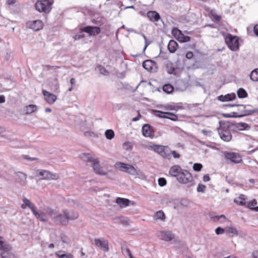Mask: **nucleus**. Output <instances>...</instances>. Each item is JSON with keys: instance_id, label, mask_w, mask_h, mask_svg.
I'll return each mask as SVG.
<instances>
[{"instance_id": "f257e3e1", "label": "nucleus", "mask_w": 258, "mask_h": 258, "mask_svg": "<svg viewBox=\"0 0 258 258\" xmlns=\"http://www.w3.org/2000/svg\"><path fill=\"white\" fill-rule=\"evenodd\" d=\"M82 158L86 162H92L94 171L96 173L101 175L106 174L99 165L98 159L93 158L90 154H83Z\"/></svg>"}, {"instance_id": "f03ea898", "label": "nucleus", "mask_w": 258, "mask_h": 258, "mask_svg": "<svg viewBox=\"0 0 258 258\" xmlns=\"http://www.w3.org/2000/svg\"><path fill=\"white\" fill-rule=\"evenodd\" d=\"M229 128L230 124L229 122H220L218 133L221 139L225 142H228L232 140V136Z\"/></svg>"}, {"instance_id": "7ed1b4c3", "label": "nucleus", "mask_w": 258, "mask_h": 258, "mask_svg": "<svg viewBox=\"0 0 258 258\" xmlns=\"http://www.w3.org/2000/svg\"><path fill=\"white\" fill-rule=\"evenodd\" d=\"M52 3L49 0L37 1L35 4L36 9L39 12L49 13L51 9Z\"/></svg>"}, {"instance_id": "20e7f679", "label": "nucleus", "mask_w": 258, "mask_h": 258, "mask_svg": "<svg viewBox=\"0 0 258 258\" xmlns=\"http://www.w3.org/2000/svg\"><path fill=\"white\" fill-rule=\"evenodd\" d=\"M23 204L21 205V208L23 209H25L26 207H28L30 208L32 212L34 215L37 218L40 220L42 221H45L46 220L44 219L42 217L41 214L39 213L37 211V208L31 202V201L26 199V198H24L23 199Z\"/></svg>"}, {"instance_id": "39448f33", "label": "nucleus", "mask_w": 258, "mask_h": 258, "mask_svg": "<svg viewBox=\"0 0 258 258\" xmlns=\"http://www.w3.org/2000/svg\"><path fill=\"white\" fill-rule=\"evenodd\" d=\"M224 158L235 164H238L242 161L241 155L237 152L225 151L223 153Z\"/></svg>"}, {"instance_id": "423d86ee", "label": "nucleus", "mask_w": 258, "mask_h": 258, "mask_svg": "<svg viewBox=\"0 0 258 258\" xmlns=\"http://www.w3.org/2000/svg\"><path fill=\"white\" fill-rule=\"evenodd\" d=\"M225 41L228 47L233 51L237 50L239 48V39L237 36H233L231 34H228Z\"/></svg>"}, {"instance_id": "0eeeda50", "label": "nucleus", "mask_w": 258, "mask_h": 258, "mask_svg": "<svg viewBox=\"0 0 258 258\" xmlns=\"http://www.w3.org/2000/svg\"><path fill=\"white\" fill-rule=\"evenodd\" d=\"M171 34L180 43L187 42L191 39L189 36L184 35L181 30L176 27L172 29Z\"/></svg>"}, {"instance_id": "6e6552de", "label": "nucleus", "mask_w": 258, "mask_h": 258, "mask_svg": "<svg viewBox=\"0 0 258 258\" xmlns=\"http://www.w3.org/2000/svg\"><path fill=\"white\" fill-rule=\"evenodd\" d=\"M120 170L127 172L132 175H135L137 173L136 169L133 166L122 162H117L115 165Z\"/></svg>"}, {"instance_id": "1a4fd4ad", "label": "nucleus", "mask_w": 258, "mask_h": 258, "mask_svg": "<svg viewBox=\"0 0 258 258\" xmlns=\"http://www.w3.org/2000/svg\"><path fill=\"white\" fill-rule=\"evenodd\" d=\"M171 150L168 146L158 145L156 153L163 158L170 159L171 158Z\"/></svg>"}, {"instance_id": "9d476101", "label": "nucleus", "mask_w": 258, "mask_h": 258, "mask_svg": "<svg viewBox=\"0 0 258 258\" xmlns=\"http://www.w3.org/2000/svg\"><path fill=\"white\" fill-rule=\"evenodd\" d=\"M38 175L42 177V180H57L59 178V175L57 173H52L46 170H40L38 171Z\"/></svg>"}, {"instance_id": "9b49d317", "label": "nucleus", "mask_w": 258, "mask_h": 258, "mask_svg": "<svg viewBox=\"0 0 258 258\" xmlns=\"http://www.w3.org/2000/svg\"><path fill=\"white\" fill-rule=\"evenodd\" d=\"M193 177L192 174L186 170H183L177 180L181 183L186 184L192 181Z\"/></svg>"}, {"instance_id": "f8f14e48", "label": "nucleus", "mask_w": 258, "mask_h": 258, "mask_svg": "<svg viewBox=\"0 0 258 258\" xmlns=\"http://www.w3.org/2000/svg\"><path fill=\"white\" fill-rule=\"evenodd\" d=\"M80 30L81 32L88 33L90 36L97 35L101 32L100 28L97 26H88L81 28Z\"/></svg>"}, {"instance_id": "ddd939ff", "label": "nucleus", "mask_w": 258, "mask_h": 258, "mask_svg": "<svg viewBox=\"0 0 258 258\" xmlns=\"http://www.w3.org/2000/svg\"><path fill=\"white\" fill-rule=\"evenodd\" d=\"M94 242L95 245L102 249L104 251H108L109 250L108 241L107 240L102 238H95Z\"/></svg>"}, {"instance_id": "4468645a", "label": "nucleus", "mask_w": 258, "mask_h": 258, "mask_svg": "<svg viewBox=\"0 0 258 258\" xmlns=\"http://www.w3.org/2000/svg\"><path fill=\"white\" fill-rule=\"evenodd\" d=\"M12 249V247L10 244L5 242L4 238L3 237L0 236V251L1 256H3V254H9Z\"/></svg>"}, {"instance_id": "2eb2a0df", "label": "nucleus", "mask_w": 258, "mask_h": 258, "mask_svg": "<svg viewBox=\"0 0 258 258\" xmlns=\"http://www.w3.org/2000/svg\"><path fill=\"white\" fill-rule=\"evenodd\" d=\"M27 27L37 31L42 29L43 27V23L42 21L36 20L32 21H29L27 23Z\"/></svg>"}, {"instance_id": "dca6fc26", "label": "nucleus", "mask_w": 258, "mask_h": 258, "mask_svg": "<svg viewBox=\"0 0 258 258\" xmlns=\"http://www.w3.org/2000/svg\"><path fill=\"white\" fill-rule=\"evenodd\" d=\"M143 68L150 72H155L157 70L156 63L152 60H146L143 63Z\"/></svg>"}, {"instance_id": "f3484780", "label": "nucleus", "mask_w": 258, "mask_h": 258, "mask_svg": "<svg viewBox=\"0 0 258 258\" xmlns=\"http://www.w3.org/2000/svg\"><path fill=\"white\" fill-rule=\"evenodd\" d=\"M142 134L144 137L151 139L155 136L153 127L149 124H145L143 126Z\"/></svg>"}, {"instance_id": "a211bd4d", "label": "nucleus", "mask_w": 258, "mask_h": 258, "mask_svg": "<svg viewBox=\"0 0 258 258\" xmlns=\"http://www.w3.org/2000/svg\"><path fill=\"white\" fill-rule=\"evenodd\" d=\"M42 94L44 96L45 100L49 104H52L57 99L56 95L45 90H42Z\"/></svg>"}, {"instance_id": "6ab92c4d", "label": "nucleus", "mask_w": 258, "mask_h": 258, "mask_svg": "<svg viewBox=\"0 0 258 258\" xmlns=\"http://www.w3.org/2000/svg\"><path fill=\"white\" fill-rule=\"evenodd\" d=\"M183 170L180 166L175 165L170 168L169 172L171 176L176 177L177 178Z\"/></svg>"}, {"instance_id": "aec40b11", "label": "nucleus", "mask_w": 258, "mask_h": 258, "mask_svg": "<svg viewBox=\"0 0 258 258\" xmlns=\"http://www.w3.org/2000/svg\"><path fill=\"white\" fill-rule=\"evenodd\" d=\"M246 196L243 194H240L234 199V202L238 206H245L246 205Z\"/></svg>"}, {"instance_id": "412c9836", "label": "nucleus", "mask_w": 258, "mask_h": 258, "mask_svg": "<svg viewBox=\"0 0 258 258\" xmlns=\"http://www.w3.org/2000/svg\"><path fill=\"white\" fill-rule=\"evenodd\" d=\"M160 238L161 239L168 241L174 238V235L169 231H162L160 232Z\"/></svg>"}, {"instance_id": "4be33fe9", "label": "nucleus", "mask_w": 258, "mask_h": 258, "mask_svg": "<svg viewBox=\"0 0 258 258\" xmlns=\"http://www.w3.org/2000/svg\"><path fill=\"white\" fill-rule=\"evenodd\" d=\"M147 16L149 20L152 22H157L160 19L159 14L155 11H149Z\"/></svg>"}, {"instance_id": "5701e85b", "label": "nucleus", "mask_w": 258, "mask_h": 258, "mask_svg": "<svg viewBox=\"0 0 258 258\" xmlns=\"http://www.w3.org/2000/svg\"><path fill=\"white\" fill-rule=\"evenodd\" d=\"M63 213L66 216V218L68 220H73L77 219L78 217V214L77 212H75L74 211H63Z\"/></svg>"}, {"instance_id": "b1692460", "label": "nucleus", "mask_w": 258, "mask_h": 258, "mask_svg": "<svg viewBox=\"0 0 258 258\" xmlns=\"http://www.w3.org/2000/svg\"><path fill=\"white\" fill-rule=\"evenodd\" d=\"M116 203L120 206V207L123 208L128 206L131 203V201L127 199L117 198L116 199Z\"/></svg>"}, {"instance_id": "393cba45", "label": "nucleus", "mask_w": 258, "mask_h": 258, "mask_svg": "<svg viewBox=\"0 0 258 258\" xmlns=\"http://www.w3.org/2000/svg\"><path fill=\"white\" fill-rule=\"evenodd\" d=\"M178 47V43L174 40H170L168 44V49L170 53H174Z\"/></svg>"}, {"instance_id": "a878e982", "label": "nucleus", "mask_w": 258, "mask_h": 258, "mask_svg": "<svg viewBox=\"0 0 258 258\" xmlns=\"http://www.w3.org/2000/svg\"><path fill=\"white\" fill-rule=\"evenodd\" d=\"M225 232L230 237H233L237 236L238 234V231L234 227H226L225 228Z\"/></svg>"}, {"instance_id": "bb28decb", "label": "nucleus", "mask_w": 258, "mask_h": 258, "mask_svg": "<svg viewBox=\"0 0 258 258\" xmlns=\"http://www.w3.org/2000/svg\"><path fill=\"white\" fill-rule=\"evenodd\" d=\"M235 97L234 94H227L225 96L221 95L219 97V99L223 102L233 100Z\"/></svg>"}, {"instance_id": "cd10ccee", "label": "nucleus", "mask_w": 258, "mask_h": 258, "mask_svg": "<svg viewBox=\"0 0 258 258\" xmlns=\"http://www.w3.org/2000/svg\"><path fill=\"white\" fill-rule=\"evenodd\" d=\"M37 110V106L35 105L31 104L26 106L25 108V113L30 114Z\"/></svg>"}, {"instance_id": "c85d7f7f", "label": "nucleus", "mask_w": 258, "mask_h": 258, "mask_svg": "<svg viewBox=\"0 0 258 258\" xmlns=\"http://www.w3.org/2000/svg\"><path fill=\"white\" fill-rule=\"evenodd\" d=\"M163 91L167 94H170L174 91V87L172 85L167 84L163 86Z\"/></svg>"}, {"instance_id": "c756f323", "label": "nucleus", "mask_w": 258, "mask_h": 258, "mask_svg": "<svg viewBox=\"0 0 258 258\" xmlns=\"http://www.w3.org/2000/svg\"><path fill=\"white\" fill-rule=\"evenodd\" d=\"M257 205V201L255 199H253L251 201L248 202H246V207L250 209L251 210L254 211V208L256 207Z\"/></svg>"}, {"instance_id": "7c9ffc66", "label": "nucleus", "mask_w": 258, "mask_h": 258, "mask_svg": "<svg viewBox=\"0 0 258 258\" xmlns=\"http://www.w3.org/2000/svg\"><path fill=\"white\" fill-rule=\"evenodd\" d=\"M153 112L154 114L158 117L162 118H166V115L167 114V112H163V111H161L160 110H153Z\"/></svg>"}, {"instance_id": "2f4dec72", "label": "nucleus", "mask_w": 258, "mask_h": 258, "mask_svg": "<svg viewBox=\"0 0 258 258\" xmlns=\"http://www.w3.org/2000/svg\"><path fill=\"white\" fill-rule=\"evenodd\" d=\"M238 97L240 98H244L247 97L248 94L243 88H239L237 92Z\"/></svg>"}, {"instance_id": "473e14b6", "label": "nucleus", "mask_w": 258, "mask_h": 258, "mask_svg": "<svg viewBox=\"0 0 258 258\" xmlns=\"http://www.w3.org/2000/svg\"><path fill=\"white\" fill-rule=\"evenodd\" d=\"M250 78L253 81H258V68L253 70L250 74Z\"/></svg>"}, {"instance_id": "72a5a7b5", "label": "nucleus", "mask_w": 258, "mask_h": 258, "mask_svg": "<svg viewBox=\"0 0 258 258\" xmlns=\"http://www.w3.org/2000/svg\"><path fill=\"white\" fill-rule=\"evenodd\" d=\"M158 145L154 144L152 142H149L148 144L145 145V148L148 150H151L156 153Z\"/></svg>"}, {"instance_id": "f704fd0d", "label": "nucleus", "mask_w": 258, "mask_h": 258, "mask_svg": "<svg viewBox=\"0 0 258 258\" xmlns=\"http://www.w3.org/2000/svg\"><path fill=\"white\" fill-rule=\"evenodd\" d=\"M155 219H160L162 221H164L165 219V215L162 211H157L155 215Z\"/></svg>"}, {"instance_id": "c9c22d12", "label": "nucleus", "mask_w": 258, "mask_h": 258, "mask_svg": "<svg viewBox=\"0 0 258 258\" xmlns=\"http://www.w3.org/2000/svg\"><path fill=\"white\" fill-rule=\"evenodd\" d=\"M166 116V118L170 119L172 121H177L178 118L177 115L170 112H167Z\"/></svg>"}, {"instance_id": "e433bc0d", "label": "nucleus", "mask_w": 258, "mask_h": 258, "mask_svg": "<svg viewBox=\"0 0 258 258\" xmlns=\"http://www.w3.org/2000/svg\"><path fill=\"white\" fill-rule=\"evenodd\" d=\"M56 218L63 225H66L68 224L69 220L66 218L65 215L64 216L61 215H59L56 217Z\"/></svg>"}, {"instance_id": "4c0bfd02", "label": "nucleus", "mask_w": 258, "mask_h": 258, "mask_svg": "<svg viewBox=\"0 0 258 258\" xmlns=\"http://www.w3.org/2000/svg\"><path fill=\"white\" fill-rule=\"evenodd\" d=\"M61 251L56 252V255L58 258H73V256L71 253L61 254Z\"/></svg>"}, {"instance_id": "58836bf2", "label": "nucleus", "mask_w": 258, "mask_h": 258, "mask_svg": "<svg viewBox=\"0 0 258 258\" xmlns=\"http://www.w3.org/2000/svg\"><path fill=\"white\" fill-rule=\"evenodd\" d=\"M105 135L107 139L111 140L114 137V133L112 130H107L105 133Z\"/></svg>"}, {"instance_id": "ea45409f", "label": "nucleus", "mask_w": 258, "mask_h": 258, "mask_svg": "<svg viewBox=\"0 0 258 258\" xmlns=\"http://www.w3.org/2000/svg\"><path fill=\"white\" fill-rule=\"evenodd\" d=\"M97 68L99 73L104 76H108L109 75V72L103 67L101 65L97 66Z\"/></svg>"}, {"instance_id": "a19ab883", "label": "nucleus", "mask_w": 258, "mask_h": 258, "mask_svg": "<svg viewBox=\"0 0 258 258\" xmlns=\"http://www.w3.org/2000/svg\"><path fill=\"white\" fill-rule=\"evenodd\" d=\"M203 168V165L200 163H195L193 165V169L195 171H200Z\"/></svg>"}, {"instance_id": "79ce46f5", "label": "nucleus", "mask_w": 258, "mask_h": 258, "mask_svg": "<svg viewBox=\"0 0 258 258\" xmlns=\"http://www.w3.org/2000/svg\"><path fill=\"white\" fill-rule=\"evenodd\" d=\"M158 184L160 186H163L166 184V180L163 177L159 178L158 179Z\"/></svg>"}, {"instance_id": "37998d69", "label": "nucleus", "mask_w": 258, "mask_h": 258, "mask_svg": "<svg viewBox=\"0 0 258 258\" xmlns=\"http://www.w3.org/2000/svg\"><path fill=\"white\" fill-rule=\"evenodd\" d=\"M167 72L170 74H173L175 71V68L173 67L172 64H169L167 66Z\"/></svg>"}, {"instance_id": "c03bdc74", "label": "nucleus", "mask_w": 258, "mask_h": 258, "mask_svg": "<svg viewBox=\"0 0 258 258\" xmlns=\"http://www.w3.org/2000/svg\"><path fill=\"white\" fill-rule=\"evenodd\" d=\"M225 232V228L223 229L220 227H217L215 230L216 234L219 235L224 233Z\"/></svg>"}, {"instance_id": "a18cd8bd", "label": "nucleus", "mask_w": 258, "mask_h": 258, "mask_svg": "<svg viewBox=\"0 0 258 258\" xmlns=\"http://www.w3.org/2000/svg\"><path fill=\"white\" fill-rule=\"evenodd\" d=\"M206 186L205 185L200 184L197 187V191L198 192H204L205 190Z\"/></svg>"}, {"instance_id": "49530a36", "label": "nucleus", "mask_w": 258, "mask_h": 258, "mask_svg": "<svg viewBox=\"0 0 258 258\" xmlns=\"http://www.w3.org/2000/svg\"><path fill=\"white\" fill-rule=\"evenodd\" d=\"M247 126L248 124L244 122H239L237 125V127L240 128V130L245 129Z\"/></svg>"}, {"instance_id": "de8ad7c7", "label": "nucleus", "mask_w": 258, "mask_h": 258, "mask_svg": "<svg viewBox=\"0 0 258 258\" xmlns=\"http://www.w3.org/2000/svg\"><path fill=\"white\" fill-rule=\"evenodd\" d=\"M185 57L188 59H190L194 57V53L192 51H189L186 52Z\"/></svg>"}, {"instance_id": "09e8293b", "label": "nucleus", "mask_w": 258, "mask_h": 258, "mask_svg": "<svg viewBox=\"0 0 258 258\" xmlns=\"http://www.w3.org/2000/svg\"><path fill=\"white\" fill-rule=\"evenodd\" d=\"M20 175H22V178L24 179V184H25L26 183V179H27V175L26 174L22 173V172H19L17 173V175L18 176H20Z\"/></svg>"}, {"instance_id": "8fccbe9b", "label": "nucleus", "mask_w": 258, "mask_h": 258, "mask_svg": "<svg viewBox=\"0 0 258 258\" xmlns=\"http://www.w3.org/2000/svg\"><path fill=\"white\" fill-rule=\"evenodd\" d=\"M84 37H85V35L84 34H77L74 36V39L75 40H77L80 39L81 38H83Z\"/></svg>"}, {"instance_id": "3c124183", "label": "nucleus", "mask_w": 258, "mask_h": 258, "mask_svg": "<svg viewBox=\"0 0 258 258\" xmlns=\"http://www.w3.org/2000/svg\"><path fill=\"white\" fill-rule=\"evenodd\" d=\"M212 15L215 21L217 22H219L220 21L221 19V17L220 16L216 14H212Z\"/></svg>"}, {"instance_id": "603ef678", "label": "nucleus", "mask_w": 258, "mask_h": 258, "mask_svg": "<svg viewBox=\"0 0 258 258\" xmlns=\"http://www.w3.org/2000/svg\"><path fill=\"white\" fill-rule=\"evenodd\" d=\"M171 154L174 158H179L180 157V155L175 151H171Z\"/></svg>"}, {"instance_id": "864d4df0", "label": "nucleus", "mask_w": 258, "mask_h": 258, "mask_svg": "<svg viewBox=\"0 0 258 258\" xmlns=\"http://www.w3.org/2000/svg\"><path fill=\"white\" fill-rule=\"evenodd\" d=\"M12 256H14V255L10 251L9 254H3L2 258H11Z\"/></svg>"}, {"instance_id": "5fc2aeb1", "label": "nucleus", "mask_w": 258, "mask_h": 258, "mask_svg": "<svg viewBox=\"0 0 258 258\" xmlns=\"http://www.w3.org/2000/svg\"><path fill=\"white\" fill-rule=\"evenodd\" d=\"M23 157L25 159L29 160L30 161H34V160H37V159L36 158H31V157H29L28 155H23Z\"/></svg>"}, {"instance_id": "6e6d98bb", "label": "nucleus", "mask_w": 258, "mask_h": 258, "mask_svg": "<svg viewBox=\"0 0 258 258\" xmlns=\"http://www.w3.org/2000/svg\"><path fill=\"white\" fill-rule=\"evenodd\" d=\"M125 251H126V252L127 254H128V255L129 256L130 258H135V257L133 256V255H132V253H131V251L130 249L128 247H126V248H125Z\"/></svg>"}, {"instance_id": "4d7b16f0", "label": "nucleus", "mask_w": 258, "mask_h": 258, "mask_svg": "<svg viewBox=\"0 0 258 258\" xmlns=\"http://www.w3.org/2000/svg\"><path fill=\"white\" fill-rule=\"evenodd\" d=\"M59 67H57V66H50V65H46L45 66V68L47 70H49L50 69H56V68H59Z\"/></svg>"}, {"instance_id": "13d9d810", "label": "nucleus", "mask_w": 258, "mask_h": 258, "mask_svg": "<svg viewBox=\"0 0 258 258\" xmlns=\"http://www.w3.org/2000/svg\"><path fill=\"white\" fill-rule=\"evenodd\" d=\"M253 32L256 36H258V24L254 26Z\"/></svg>"}, {"instance_id": "bf43d9fd", "label": "nucleus", "mask_w": 258, "mask_h": 258, "mask_svg": "<svg viewBox=\"0 0 258 258\" xmlns=\"http://www.w3.org/2000/svg\"><path fill=\"white\" fill-rule=\"evenodd\" d=\"M220 218H223L225 220L226 219L225 216L224 215H220V216H215V217H214V219L215 221H218Z\"/></svg>"}, {"instance_id": "052dcab7", "label": "nucleus", "mask_w": 258, "mask_h": 258, "mask_svg": "<svg viewBox=\"0 0 258 258\" xmlns=\"http://www.w3.org/2000/svg\"><path fill=\"white\" fill-rule=\"evenodd\" d=\"M210 180V176L208 174H206L203 176V180L205 182H207Z\"/></svg>"}, {"instance_id": "680f3d73", "label": "nucleus", "mask_w": 258, "mask_h": 258, "mask_svg": "<svg viewBox=\"0 0 258 258\" xmlns=\"http://www.w3.org/2000/svg\"><path fill=\"white\" fill-rule=\"evenodd\" d=\"M165 108L166 110H172L174 109V107L172 105H168Z\"/></svg>"}, {"instance_id": "e2e57ef3", "label": "nucleus", "mask_w": 258, "mask_h": 258, "mask_svg": "<svg viewBox=\"0 0 258 258\" xmlns=\"http://www.w3.org/2000/svg\"><path fill=\"white\" fill-rule=\"evenodd\" d=\"M6 3L8 5H11L14 4L15 3V0H7Z\"/></svg>"}, {"instance_id": "0e129e2a", "label": "nucleus", "mask_w": 258, "mask_h": 258, "mask_svg": "<svg viewBox=\"0 0 258 258\" xmlns=\"http://www.w3.org/2000/svg\"><path fill=\"white\" fill-rule=\"evenodd\" d=\"M252 256L253 258H258V251H254L252 253Z\"/></svg>"}, {"instance_id": "69168bd1", "label": "nucleus", "mask_w": 258, "mask_h": 258, "mask_svg": "<svg viewBox=\"0 0 258 258\" xmlns=\"http://www.w3.org/2000/svg\"><path fill=\"white\" fill-rule=\"evenodd\" d=\"M5 102V97L4 95H0V103H3Z\"/></svg>"}, {"instance_id": "338daca9", "label": "nucleus", "mask_w": 258, "mask_h": 258, "mask_svg": "<svg viewBox=\"0 0 258 258\" xmlns=\"http://www.w3.org/2000/svg\"><path fill=\"white\" fill-rule=\"evenodd\" d=\"M141 115L140 114V113L139 112L138 116L133 118V121H136L139 120L140 118H141Z\"/></svg>"}, {"instance_id": "774afa93", "label": "nucleus", "mask_w": 258, "mask_h": 258, "mask_svg": "<svg viewBox=\"0 0 258 258\" xmlns=\"http://www.w3.org/2000/svg\"><path fill=\"white\" fill-rule=\"evenodd\" d=\"M75 82H76V81H75V79L74 78H72L70 80V83H71L72 85H73L74 84H75Z\"/></svg>"}]
</instances>
